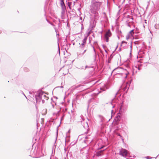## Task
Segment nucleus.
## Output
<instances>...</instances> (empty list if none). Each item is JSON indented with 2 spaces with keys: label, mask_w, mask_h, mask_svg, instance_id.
I'll use <instances>...</instances> for the list:
<instances>
[{
  "label": "nucleus",
  "mask_w": 159,
  "mask_h": 159,
  "mask_svg": "<svg viewBox=\"0 0 159 159\" xmlns=\"http://www.w3.org/2000/svg\"><path fill=\"white\" fill-rule=\"evenodd\" d=\"M2 33L1 31L0 30V34H1Z\"/></svg>",
  "instance_id": "48"
},
{
  "label": "nucleus",
  "mask_w": 159,
  "mask_h": 159,
  "mask_svg": "<svg viewBox=\"0 0 159 159\" xmlns=\"http://www.w3.org/2000/svg\"><path fill=\"white\" fill-rule=\"evenodd\" d=\"M104 147V146H102V147H100V148H98V149H101L102 148Z\"/></svg>",
  "instance_id": "35"
},
{
  "label": "nucleus",
  "mask_w": 159,
  "mask_h": 159,
  "mask_svg": "<svg viewBox=\"0 0 159 159\" xmlns=\"http://www.w3.org/2000/svg\"><path fill=\"white\" fill-rule=\"evenodd\" d=\"M130 86V84L129 83H127L126 84H124L121 87L122 88L124 91H126V93H127L128 89L129 88Z\"/></svg>",
  "instance_id": "6"
},
{
  "label": "nucleus",
  "mask_w": 159,
  "mask_h": 159,
  "mask_svg": "<svg viewBox=\"0 0 159 159\" xmlns=\"http://www.w3.org/2000/svg\"><path fill=\"white\" fill-rule=\"evenodd\" d=\"M105 38L106 39V42H108L109 41V38L107 37H105Z\"/></svg>",
  "instance_id": "22"
},
{
  "label": "nucleus",
  "mask_w": 159,
  "mask_h": 159,
  "mask_svg": "<svg viewBox=\"0 0 159 159\" xmlns=\"http://www.w3.org/2000/svg\"><path fill=\"white\" fill-rule=\"evenodd\" d=\"M87 40V37H85L84 39H83V40L82 41V43L80 44V48L81 49H83L84 48L85 44L86 43V41Z\"/></svg>",
  "instance_id": "7"
},
{
  "label": "nucleus",
  "mask_w": 159,
  "mask_h": 159,
  "mask_svg": "<svg viewBox=\"0 0 159 159\" xmlns=\"http://www.w3.org/2000/svg\"><path fill=\"white\" fill-rule=\"evenodd\" d=\"M24 71L25 72H28L29 70V69L26 67L24 68Z\"/></svg>",
  "instance_id": "19"
},
{
  "label": "nucleus",
  "mask_w": 159,
  "mask_h": 159,
  "mask_svg": "<svg viewBox=\"0 0 159 159\" xmlns=\"http://www.w3.org/2000/svg\"><path fill=\"white\" fill-rule=\"evenodd\" d=\"M117 69H118L117 68H116V69H114V70H113V71H112V72H113L114 71H115V70H116Z\"/></svg>",
  "instance_id": "38"
},
{
  "label": "nucleus",
  "mask_w": 159,
  "mask_h": 159,
  "mask_svg": "<svg viewBox=\"0 0 159 159\" xmlns=\"http://www.w3.org/2000/svg\"><path fill=\"white\" fill-rule=\"evenodd\" d=\"M104 150H103L104 151ZM103 151L101 150L97 152V156H101L102 155V152Z\"/></svg>",
  "instance_id": "14"
},
{
  "label": "nucleus",
  "mask_w": 159,
  "mask_h": 159,
  "mask_svg": "<svg viewBox=\"0 0 159 159\" xmlns=\"http://www.w3.org/2000/svg\"><path fill=\"white\" fill-rule=\"evenodd\" d=\"M71 4H72V2H68L67 3L68 6L70 9H71L70 6L71 5Z\"/></svg>",
  "instance_id": "16"
},
{
  "label": "nucleus",
  "mask_w": 159,
  "mask_h": 159,
  "mask_svg": "<svg viewBox=\"0 0 159 159\" xmlns=\"http://www.w3.org/2000/svg\"><path fill=\"white\" fill-rule=\"evenodd\" d=\"M101 5V3L100 2H98L93 3L92 5L91 9L94 10V11H96L99 10Z\"/></svg>",
  "instance_id": "1"
},
{
  "label": "nucleus",
  "mask_w": 159,
  "mask_h": 159,
  "mask_svg": "<svg viewBox=\"0 0 159 159\" xmlns=\"http://www.w3.org/2000/svg\"><path fill=\"white\" fill-rule=\"evenodd\" d=\"M118 47V45H117V47H116V48H117Z\"/></svg>",
  "instance_id": "49"
},
{
  "label": "nucleus",
  "mask_w": 159,
  "mask_h": 159,
  "mask_svg": "<svg viewBox=\"0 0 159 159\" xmlns=\"http://www.w3.org/2000/svg\"><path fill=\"white\" fill-rule=\"evenodd\" d=\"M20 92L22 93V94L23 95H24V96L25 97L27 98V97H26L25 96V94H24V93L22 91H20Z\"/></svg>",
  "instance_id": "26"
},
{
  "label": "nucleus",
  "mask_w": 159,
  "mask_h": 159,
  "mask_svg": "<svg viewBox=\"0 0 159 159\" xmlns=\"http://www.w3.org/2000/svg\"><path fill=\"white\" fill-rule=\"evenodd\" d=\"M87 50V49H85L84 51L82 53V54L83 55L84 53L85 52H86V51Z\"/></svg>",
  "instance_id": "30"
},
{
  "label": "nucleus",
  "mask_w": 159,
  "mask_h": 159,
  "mask_svg": "<svg viewBox=\"0 0 159 159\" xmlns=\"http://www.w3.org/2000/svg\"><path fill=\"white\" fill-rule=\"evenodd\" d=\"M37 152H34V155H37Z\"/></svg>",
  "instance_id": "42"
},
{
  "label": "nucleus",
  "mask_w": 159,
  "mask_h": 159,
  "mask_svg": "<svg viewBox=\"0 0 159 159\" xmlns=\"http://www.w3.org/2000/svg\"><path fill=\"white\" fill-rule=\"evenodd\" d=\"M44 97H45V95H44Z\"/></svg>",
  "instance_id": "60"
},
{
  "label": "nucleus",
  "mask_w": 159,
  "mask_h": 159,
  "mask_svg": "<svg viewBox=\"0 0 159 159\" xmlns=\"http://www.w3.org/2000/svg\"><path fill=\"white\" fill-rule=\"evenodd\" d=\"M94 46L92 45V47L93 48V51L94 53V58L95 60L96 59V57L97 56V53L96 51V50L95 49L94 47H96L97 48H98V44L97 42V41H95L93 43Z\"/></svg>",
  "instance_id": "5"
},
{
  "label": "nucleus",
  "mask_w": 159,
  "mask_h": 159,
  "mask_svg": "<svg viewBox=\"0 0 159 159\" xmlns=\"http://www.w3.org/2000/svg\"><path fill=\"white\" fill-rule=\"evenodd\" d=\"M128 106L127 105L124 104L122 102L120 107L119 113L120 114L125 113L127 109Z\"/></svg>",
  "instance_id": "2"
},
{
  "label": "nucleus",
  "mask_w": 159,
  "mask_h": 159,
  "mask_svg": "<svg viewBox=\"0 0 159 159\" xmlns=\"http://www.w3.org/2000/svg\"><path fill=\"white\" fill-rule=\"evenodd\" d=\"M86 140H84V142H86Z\"/></svg>",
  "instance_id": "61"
},
{
  "label": "nucleus",
  "mask_w": 159,
  "mask_h": 159,
  "mask_svg": "<svg viewBox=\"0 0 159 159\" xmlns=\"http://www.w3.org/2000/svg\"><path fill=\"white\" fill-rule=\"evenodd\" d=\"M155 28L157 30H159V24H156L154 26Z\"/></svg>",
  "instance_id": "15"
},
{
  "label": "nucleus",
  "mask_w": 159,
  "mask_h": 159,
  "mask_svg": "<svg viewBox=\"0 0 159 159\" xmlns=\"http://www.w3.org/2000/svg\"><path fill=\"white\" fill-rule=\"evenodd\" d=\"M91 33V32L90 31H89L88 32L87 34V36H86V37H87V39L88 38V37L90 34Z\"/></svg>",
  "instance_id": "24"
},
{
  "label": "nucleus",
  "mask_w": 159,
  "mask_h": 159,
  "mask_svg": "<svg viewBox=\"0 0 159 159\" xmlns=\"http://www.w3.org/2000/svg\"><path fill=\"white\" fill-rule=\"evenodd\" d=\"M146 158L147 159H151L152 158V157L150 158L149 157V156H147V157H146Z\"/></svg>",
  "instance_id": "29"
},
{
  "label": "nucleus",
  "mask_w": 159,
  "mask_h": 159,
  "mask_svg": "<svg viewBox=\"0 0 159 159\" xmlns=\"http://www.w3.org/2000/svg\"><path fill=\"white\" fill-rule=\"evenodd\" d=\"M120 153L123 157H125L127 155V151L125 149H122L120 151Z\"/></svg>",
  "instance_id": "8"
},
{
  "label": "nucleus",
  "mask_w": 159,
  "mask_h": 159,
  "mask_svg": "<svg viewBox=\"0 0 159 159\" xmlns=\"http://www.w3.org/2000/svg\"><path fill=\"white\" fill-rule=\"evenodd\" d=\"M87 66H85V68H87Z\"/></svg>",
  "instance_id": "53"
},
{
  "label": "nucleus",
  "mask_w": 159,
  "mask_h": 159,
  "mask_svg": "<svg viewBox=\"0 0 159 159\" xmlns=\"http://www.w3.org/2000/svg\"><path fill=\"white\" fill-rule=\"evenodd\" d=\"M120 95H121V94H119V95L118 96H120Z\"/></svg>",
  "instance_id": "54"
},
{
  "label": "nucleus",
  "mask_w": 159,
  "mask_h": 159,
  "mask_svg": "<svg viewBox=\"0 0 159 159\" xmlns=\"http://www.w3.org/2000/svg\"><path fill=\"white\" fill-rule=\"evenodd\" d=\"M61 8V16L62 17L64 15L66 11V8Z\"/></svg>",
  "instance_id": "12"
},
{
  "label": "nucleus",
  "mask_w": 159,
  "mask_h": 159,
  "mask_svg": "<svg viewBox=\"0 0 159 159\" xmlns=\"http://www.w3.org/2000/svg\"><path fill=\"white\" fill-rule=\"evenodd\" d=\"M124 43H125L126 44L127 43V42L124 41H122L121 43V46H122V44Z\"/></svg>",
  "instance_id": "25"
},
{
  "label": "nucleus",
  "mask_w": 159,
  "mask_h": 159,
  "mask_svg": "<svg viewBox=\"0 0 159 159\" xmlns=\"http://www.w3.org/2000/svg\"><path fill=\"white\" fill-rule=\"evenodd\" d=\"M104 14H105V13H104Z\"/></svg>",
  "instance_id": "62"
},
{
  "label": "nucleus",
  "mask_w": 159,
  "mask_h": 159,
  "mask_svg": "<svg viewBox=\"0 0 159 159\" xmlns=\"http://www.w3.org/2000/svg\"><path fill=\"white\" fill-rule=\"evenodd\" d=\"M85 139H87V137H85Z\"/></svg>",
  "instance_id": "57"
},
{
  "label": "nucleus",
  "mask_w": 159,
  "mask_h": 159,
  "mask_svg": "<svg viewBox=\"0 0 159 159\" xmlns=\"http://www.w3.org/2000/svg\"><path fill=\"white\" fill-rule=\"evenodd\" d=\"M94 99L93 98H91V99L90 100H89V102H91V101H93V100Z\"/></svg>",
  "instance_id": "33"
},
{
  "label": "nucleus",
  "mask_w": 159,
  "mask_h": 159,
  "mask_svg": "<svg viewBox=\"0 0 159 159\" xmlns=\"http://www.w3.org/2000/svg\"><path fill=\"white\" fill-rule=\"evenodd\" d=\"M111 33L110 30H109L106 33L105 35V37H107L108 38L110 37L111 35Z\"/></svg>",
  "instance_id": "11"
},
{
  "label": "nucleus",
  "mask_w": 159,
  "mask_h": 159,
  "mask_svg": "<svg viewBox=\"0 0 159 159\" xmlns=\"http://www.w3.org/2000/svg\"><path fill=\"white\" fill-rule=\"evenodd\" d=\"M83 86V85H78L77 86V87L78 88V87H81V86Z\"/></svg>",
  "instance_id": "34"
},
{
  "label": "nucleus",
  "mask_w": 159,
  "mask_h": 159,
  "mask_svg": "<svg viewBox=\"0 0 159 159\" xmlns=\"http://www.w3.org/2000/svg\"><path fill=\"white\" fill-rule=\"evenodd\" d=\"M112 111H113V110H112V111H111V113H112Z\"/></svg>",
  "instance_id": "56"
},
{
  "label": "nucleus",
  "mask_w": 159,
  "mask_h": 159,
  "mask_svg": "<svg viewBox=\"0 0 159 159\" xmlns=\"http://www.w3.org/2000/svg\"><path fill=\"white\" fill-rule=\"evenodd\" d=\"M80 19L81 20H82V17H80Z\"/></svg>",
  "instance_id": "44"
},
{
  "label": "nucleus",
  "mask_w": 159,
  "mask_h": 159,
  "mask_svg": "<svg viewBox=\"0 0 159 159\" xmlns=\"http://www.w3.org/2000/svg\"><path fill=\"white\" fill-rule=\"evenodd\" d=\"M98 117L99 119L100 122H102L104 120V117L103 116H102L99 115L98 116Z\"/></svg>",
  "instance_id": "13"
},
{
  "label": "nucleus",
  "mask_w": 159,
  "mask_h": 159,
  "mask_svg": "<svg viewBox=\"0 0 159 159\" xmlns=\"http://www.w3.org/2000/svg\"><path fill=\"white\" fill-rule=\"evenodd\" d=\"M64 115H63V116H62L61 118V121L62 120H63V118H64Z\"/></svg>",
  "instance_id": "31"
},
{
  "label": "nucleus",
  "mask_w": 159,
  "mask_h": 159,
  "mask_svg": "<svg viewBox=\"0 0 159 159\" xmlns=\"http://www.w3.org/2000/svg\"><path fill=\"white\" fill-rule=\"evenodd\" d=\"M51 104L52 105V106L53 108H54V106L56 105V103H55L54 102H51Z\"/></svg>",
  "instance_id": "17"
},
{
  "label": "nucleus",
  "mask_w": 159,
  "mask_h": 159,
  "mask_svg": "<svg viewBox=\"0 0 159 159\" xmlns=\"http://www.w3.org/2000/svg\"><path fill=\"white\" fill-rule=\"evenodd\" d=\"M102 47L103 48H105L106 47V46L103 44L102 45Z\"/></svg>",
  "instance_id": "32"
},
{
  "label": "nucleus",
  "mask_w": 159,
  "mask_h": 159,
  "mask_svg": "<svg viewBox=\"0 0 159 159\" xmlns=\"http://www.w3.org/2000/svg\"><path fill=\"white\" fill-rule=\"evenodd\" d=\"M42 102L43 103L44 102V100H42Z\"/></svg>",
  "instance_id": "40"
},
{
  "label": "nucleus",
  "mask_w": 159,
  "mask_h": 159,
  "mask_svg": "<svg viewBox=\"0 0 159 159\" xmlns=\"http://www.w3.org/2000/svg\"><path fill=\"white\" fill-rule=\"evenodd\" d=\"M125 70L126 71V72L125 73V74L126 75L125 76V78H126L128 75L129 74V72L126 71V70Z\"/></svg>",
  "instance_id": "18"
},
{
  "label": "nucleus",
  "mask_w": 159,
  "mask_h": 159,
  "mask_svg": "<svg viewBox=\"0 0 159 159\" xmlns=\"http://www.w3.org/2000/svg\"><path fill=\"white\" fill-rule=\"evenodd\" d=\"M129 39V35H127L126 36V39L128 40Z\"/></svg>",
  "instance_id": "27"
},
{
  "label": "nucleus",
  "mask_w": 159,
  "mask_h": 159,
  "mask_svg": "<svg viewBox=\"0 0 159 159\" xmlns=\"http://www.w3.org/2000/svg\"><path fill=\"white\" fill-rule=\"evenodd\" d=\"M57 35H59V34H57Z\"/></svg>",
  "instance_id": "58"
},
{
  "label": "nucleus",
  "mask_w": 159,
  "mask_h": 159,
  "mask_svg": "<svg viewBox=\"0 0 159 159\" xmlns=\"http://www.w3.org/2000/svg\"><path fill=\"white\" fill-rule=\"evenodd\" d=\"M70 141V139L69 138H68V137H66V140L65 142H68Z\"/></svg>",
  "instance_id": "20"
},
{
  "label": "nucleus",
  "mask_w": 159,
  "mask_h": 159,
  "mask_svg": "<svg viewBox=\"0 0 159 159\" xmlns=\"http://www.w3.org/2000/svg\"><path fill=\"white\" fill-rule=\"evenodd\" d=\"M43 95V93L42 92H39L37 94V95H35V98L37 102H40L42 99V96Z\"/></svg>",
  "instance_id": "4"
},
{
  "label": "nucleus",
  "mask_w": 159,
  "mask_h": 159,
  "mask_svg": "<svg viewBox=\"0 0 159 159\" xmlns=\"http://www.w3.org/2000/svg\"><path fill=\"white\" fill-rule=\"evenodd\" d=\"M61 88H63V86H61Z\"/></svg>",
  "instance_id": "47"
},
{
  "label": "nucleus",
  "mask_w": 159,
  "mask_h": 159,
  "mask_svg": "<svg viewBox=\"0 0 159 159\" xmlns=\"http://www.w3.org/2000/svg\"><path fill=\"white\" fill-rule=\"evenodd\" d=\"M120 50H121V48H120L119 49V50L120 51Z\"/></svg>",
  "instance_id": "50"
},
{
  "label": "nucleus",
  "mask_w": 159,
  "mask_h": 159,
  "mask_svg": "<svg viewBox=\"0 0 159 159\" xmlns=\"http://www.w3.org/2000/svg\"><path fill=\"white\" fill-rule=\"evenodd\" d=\"M99 93H98L97 94H96V96H97L98 95V94Z\"/></svg>",
  "instance_id": "46"
},
{
  "label": "nucleus",
  "mask_w": 159,
  "mask_h": 159,
  "mask_svg": "<svg viewBox=\"0 0 159 159\" xmlns=\"http://www.w3.org/2000/svg\"><path fill=\"white\" fill-rule=\"evenodd\" d=\"M70 137V136L69 135L68 133H67L66 137H68V138H69Z\"/></svg>",
  "instance_id": "28"
},
{
  "label": "nucleus",
  "mask_w": 159,
  "mask_h": 159,
  "mask_svg": "<svg viewBox=\"0 0 159 159\" xmlns=\"http://www.w3.org/2000/svg\"><path fill=\"white\" fill-rule=\"evenodd\" d=\"M105 52H107V51L106 50H105Z\"/></svg>",
  "instance_id": "51"
},
{
  "label": "nucleus",
  "mask_w": 159,
  "mask_h": 159,
  "mask_svg": "<svg viewBox=\"0 0 159 159\" xmlns=\"http://www.w3.org/2000/svg\"><path fill=\"white\" fill-rule=\"evenodd\" d=\"M134 30H131V31H130V33L132 35V34H134Z\"/></svg>",
  "instance_id": "23"
},
{
  "label": "nucleus",
  "mask_w": 159,
  "mask_h": 159,
  "mask_svg": "<svg viewBox=\"0 0 159 159\" xmlns=\"http://www.w3.org/2000/svg\"><path fill=\"white\" fill-rule=\"evenodd\" d=\"M119 92H120V90H118V92L116 93V94H115V98L112 100V102L113 103V102H116L117 101V95H118V94H119Z\"/></svg>",
  "instance_id": "10"
},
{
  "label": "nucleus",
  "mask_w": 159,
  "mask_h": 159,
  "mask_svg": "<svg viewBox=\"0 0 159 159\" xmlns=\"http://www.w3.org/2000/svg\"><path fill=\"white\" fill-rule=\"evenodd\" d=\"M138 69L139 70H140L141 69V68L139 66L138 67Z\"/></svg>",
  "instance_id": "36"
},
{
  "label": "nucleus",
  "mask_w": 159,
  "mask_h": 159,
  "mask_svg": "<svg viewBox=\"0 0 159 159\" xmlns=\"http://www.w3.org/2000/svg\"><path fill=\"white\" fill-rule=\"evenodd\" d=\"M127 25H128V26L129 27H130V25L129 24H127Z\"/></svg>",
  "instance_id": "39"
},
{
  "label": "nucleus",
  "mask_w": 159,
  "mask_h": 159,
  "mask_svg": "<svg viewBox=\"0 0 159 159\" xmlns=\"http://www.w3.org/2000/svg\"><path fill=\"white\" fill-rule=\"evenodd\" d=\"M57 136H56V140H55V142H56V140H57Z\"/></svg>",
  "instance_id": "41"
},
{
  "label": "nucleus",
  "mask_w": 159,
  "mask_h": 159,
  "mask_svg": "<svg viewBox=\"0 0 159 159\" xmlns=\"http://www.w3.org/2000/svg\"><path fill=\"white\" fill-rule=\"evenodd\" d=\"M87 126H88V124H87Z\"/></svg>",
  "instance_id": "59"
},
{
  "label": "nucleus",
  "mask_w": 159,
  "mask_h": 159,
  "mask_svg": "<svg viewBox=\"0 0 159 159\" xmlns=\"http://www.w3.org/2000/svg\"><path fill=\"white\" fill-rule=\"evenodd\" d=\"M80 8H78V11H79L80 12Z\"/></svg>",
  "instance_id": "45"
},
{
  "label": "nucleus",
  "mask_w": 159,
  "mask_h": 159,
  "mask_svg": "<svg viewBox=\"0 0 159 159\" xmlns=\"http://www.w3.org/2000/svg\"><path fill=\"white\" fill-rule=\"evenodd\" d=\"M119 113L117 114V116H116L115 119H114L113 123L115 125H117L120 123V122L121 119V117Z\"/></svg>",
  "instance_id": "3"
},
{
  "label": "nucleus",
  "mask_w": 159,
  "mask_h": 159,
  "mask_svg": "<svg viewBox=\"0 0 159 159\" xmlns=\"http://www.w3.org/2000/svg\"><path fill=\"white\" fill-rule=\"evenodd\" d=\"M70 130H69V131H68V133H69V132H70ZM68 133V134H69V133Z\"/></svg>",
  "instance_id": "55"
},
{
  "label": "nucleus",
  "mask_w": 159,
  "mask_h": 159,
  "mask_svg": "<svg viewBox=\"0 0 159 159\" xmlns=\"http://www.w3.org/2000/svg\"><path fill=\"white\" fill-rule=\"evenodd\" d=\"M130 48H131V50L132 48V45H131V46H130Z\"/></svg>",
  "instance_id": "43"
},
{
  "label": "nucleus",
  "mask_w": 159,
  "mask_h": 159,
  "mask_svg": "<svg viewBox=\"0 0 159 159\" xmlns=\"http://www.w3.org/2000/svg\"><path fill=\"white\" fill-rule=\"evenodd\" d=\"M139 41H136V42H135V44H139Z\"/></svg>",
  "instance_id": "37"
},
{
  "label": "nucleus",
  "mask_w": 159,
  "mask_h": 159,
  "mask_svg": "<svg viewBox=\"0 0 159 159\" xmlns=\"http://www.w3.org/2000/svg\"><path fill=\"white\" fill-rule=\"evenodd\" d=\"M60 1V4L61 8H66V6L64 2V0H59Z\"/></svg>",
  "instance_id": "9"
},
{
  "label": "nucleus",
  "mask_w": 159,
  "mask_h": 159,
  "mask_svg": "<svg viewBox=\"0 0 159 159\" xmlns=\"http://www.w3.org/2000/svg\"><path fill=\"white\" fill-rule=\"evenodd\" d=\"M46 20L47 21H48V19H46Z\"/></svg>",
  "instance_id": "52"
},
{
  "label": "nucleus",
  "mask_w": 159,
  "mask_h": 159,
  "mask_svg": "<svg viewBox=\"0 0 159 159\" xmlns=\"http://www.w3.org/2000/svg\"><path fill=\"white\" fill-rule=\"evenodd\" d=\"M117 135L118 136L120 137V138L122 140V141H124V139L122 138V136L120 135V134H117Z\"/></svg>",
  "instance_id": "21"
}]
</instances>
